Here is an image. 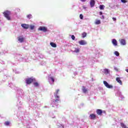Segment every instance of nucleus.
Wrapping results in <instances>:
<instances>
[{
  "label": "nucleus",
  "mask_w": 128,
  "mask_h": 128,
  "mask_svg": "<svg viewBox=\"0 0 128 128\" xmlns=\"http://www.w3.org/2000/svg\"><path fill=\"white\" fill-rule=\"evenodd\" d=\"M86 36V32H84L82 34V38H84Z\"/></svg>",
  "instance_id": "4be33fe9"
},
{
  "label": "nucleus",
  "mask_w": 128,
  "mask_h": 128,
  "mask_svg": "<svg viewBox=\"0 0 128 128\" xmlns=\"http://www.w3.org/2000/svg\"><path fill=\"white\" fill-rule=\"evenodd\" d=\"M71 38L73 40H76V37L74 35H72Z\"/></svg>",
  "instance_id": "c756f323"
},
{
  "label": "nucleus",
  "mask_w": 128,
  "mask_h": 128,
  "mask_svg": "<svg viewBox=\"0 0 128 128\" xmlns=\"http://www.w3.org/2000/svg\"><path fill=\"white\" fill-rule=\"evenodd\" d=\"M34 86H40V84H38V82H34Z\"/></svg>",
  "instance_id": "b1692460"
},
{
  "label": "nucleus",
  "mask_w": 128,
  "mask_h": 128,
  "mask_svg": "<svg viewBox=\"0 0 128 128\" xmlns=\"http://www.w3.org/2000/svg\"><path fill=\"white\" fill-rule=\"evenodd\" d=\"M74 52H80V49L76 48L74 51Z\"/></svg>",
  "instance_id": "a878e982"
},
{
  "label": "nucleus",
  "mask_w": 128,
  "mask_h": 128,
  "mask_svg": "<svg viewBox=\"0 0 128 128\" xmlns=\"http://www.w3.org/2000/svg\"><path fill=\"white\" fill-rule=\"evenodd\" d=\"M21 26H22V28H24L25 30H28V28H30V25L24 24H22L21 25Z\"/></svg>",
  "instance_id": "423d86ee"
},
{
  "label": "nucleus",
  "mask_w": 128,
  "mask_h": 128,
  "mask_svg": "<svg viewBox=\"0 0 128 128\" xmlns=\"http://www.w3.org/2000/svg\"><path fill=\"white\" fill-rule=\"evenodd\" d=\"M120 44H122V46H126V40L121 39L120 40Z\"/></svg>",
  "instance_id": "6e6552de"
},
{
  "label": "nucleus",
  "mask_w": 128,
  "mask_h": 128,
  "mask_svg": "<svg viewBox=\"0 0 128 128\" xmlns=\"http://www.w3.org/2000/svg\"><path fill=\"white\" fill-rule=\"evenodd\" d=\"M52 82H54V79L52 77L50 78Z\"/></svg>",
  "instance_id": "7c9ffc66"
},
{
  "label": "nucleus",
  "mask_w": 128,
  "mask_h": 128,
  "mask_svg": "<svg viewBox=\"0 0 128 128\" xmlns=\"http://www.w3.org/2000/svg\"><path fill=\"white\" fill-rule=\"evenodd\" d=\"M81 2H86V0H80Z\"/></svg>",
  "instance_id": "c9c22d12"
},
{
  "label": "nucleus",
  "mask_w": 128,
  "mask_h": 128,
  "mask_svg": "<svg viewBox=\"0 0 128 128\" xmlns=\"http://www.w3.org/2000/svg\"><path fill=\"white\" fill-rule=\"evenodd\" d=\"M104 84L108 88H113L112 86L108 84V83L106 81H104Z\"/></svg>",
  "instance_id": "39448f33"
},
{
  "label": "nucleus",
  "mask_w": 128,
  "mask_h": 128,
  "mask_svg": "<svg viewBox=\"0 0 128 128\" xmlns=\"http://www.w3.org/2000/svg\"><path fill=\"white\" fill-rule=\"evenodd\" d=\"M120 126L122 128H128L126 126V124H124V123H120Z\"/></svg>",
  "instance_id": "f3484780"
},
{
  "label": "nucleus",
  "mask_w": 128,
  "mask_h": 128,
  "mask_svg": "<svg viewBox=\"0 0 128 128\" xmlns=\"http://www.w3.org/2000/svg\"><path fill=\"white\" fill-rule=\"evenodd\" d=\"M112 19L113 20L114 22H116V18H112Z\"/></svg>",
  "instance_id": "473e14b6"
},
{
  "label": "nucleus",
  "mask_w": 128,
  "mask_h": 128,
  "mask_svg": "<svg viewBox=\"0 0 128 128\" xmlns=\"http://www.w3.org/2000/svg\"><path fill=\"white\" fill-rule=\"evenodd\" d=\"M34 80H36V79L32 78H27L26 80V84H32Z\"/></svg>",
  "instance_id": "7ed1b4c3"
},
{
  "label": "nucleus",
  "mask_w": 128,
  "mask_h": 128,
  "mask_svg": "<svg viewBox=\"0 0 128 128\" xmlns=\"http://www.w3.org/2000/svg\"><path fill=\"white\" fill-rule=\"evenodd\" d=\"M112 43L114 44V46H118V42L116 41V39L112 40Z\"/></svg>",
  "instance_id": "ddd939ff"
},
{
  "label": "nucleus",
  "mask_w": 128,
  "mask_h": 128,
  "mask_svg": "<svg viewBox=\"0 0 128 128\" xmlns=\"http://www.w3.org/2000/svg\"><path fill=\"white\" fill-rule=\"evenodd\" d=\"M50 44L51 46H52V48H56V44L55 43L52 42L50 43Z\"/></svg>",
  "instance_id": "dca6fc26"
},
{
  "label": "nucleus",
  "mask_w": 128,
  "mask_h": 128,
  "mask_svg": "<svg viewBox=\"0 0 128 128\" xmlns=\"http://www.w3.org/2000/svg\"><path fill=\"white\" fill-rule=\"evenodd\" d=\"M24 38L18 37V42H24Z\"/></svg>",
  "instance_id": "4468645a"
},
{
  "label": "nucleus",
  "mask_w": 128,
  "mask_h": 128,
  "mask_svg": "<svg viewBox=\"0 0 128 128\" xmlns=\"http://www.w3.org/2000/svg\"><path fill=\"white\" fill-rule=\"evenodd\" d=\"M27 18L29 20H30V18H32V14H29L27 15Z\"/></svg>",
  "instance_id": "412c9836"
},
{
  "label": "nucleus",
  "mask_w": 128,
  "mask_h": 128,
  "mask_svg": "<svg viewBox=\"0 0 128 128\" xmlns=\"http://www.w3.org/2000/svg\"><path fill=\"white\" fill-rule=\"evenodd\" d=\"M82 90L83 92H84V94L88 92V90L86 88L85 86H83L82 87Z\"/></svg>",
  "instance_id": "2eb2a0df"
},
{
  "label": "nucleus",
  "mask_w": 128,
  "mask_h": 128,
  "mask_svg": "<svg viewBox=\"0 0 128 128\" xmlns=\"http://www.w3.org/2000/svg\"><path fill=\"white\" fill-rule=\"evenodd\" d=\"M39 30H41L42 32H48V28L45 26H40L38 28Z\"/></svg>",
  "instance_id": "20e7f679"
},
{
  "label": "nucleus",
  "mask_w": 128,
  "mask_h": 128,
  "mask_svg": "<svg viewBox=\"0 0 128 128\" xmlns=\"http://www.w3.org/2000/svg\"><path fill=\"white\" fill-rule=\"evenodd\" d=\"M96 112L98 116H102V110L100 109H98L96 110Z\"/></svg>",
  "instance_id": "9d476101"
},
{
  "label": "nucleus",
  "mask_w": 128,
  "mask_h": 128,
  "mask_svg": "<svg viewBox=\"0 0 128 128\" xmlns=\"http://www.w3.org/2000/svg\"><path fill=\"white\" fill-rule=\"evenodd\" d=\"M95 24H100V20H96L95 22Z\"/></svg>",
  "instance_id": "a211bd4d"
},
{
  "label": "nucleus",
  "mask_w": 128,
  "mask_h": 128,
  "mask_svg": "<svg viewBox=\"0 0 128 128\" xmlns=\"http://www.w3.org/2000/svg\"><path fill=\"white\" fill-rule=\"evenodd\" d=\"M116 82H118V84H120L121 86L122 85V80H120V78L117 77L116 78Z\"/></svg>",
  "instance_id": "1a4fd4ad"
},
{
  "label": "nucleus",
  "mask_w": 128,
  "mask_h": 128,
  "mask_svg": "<svg viewBox=\"0 0 128 128\" xmlns=\"http://www.w3.org/2000/svg\"><path fill=\"white\" fill-rule=\"evenodd\" d=\"M99 8H100V10H104V6L100 5L99 6Z\"/></svg>",
  "instance_id": "aec40b11"
},
{
  "label": "nucleus",
  "mask_w": 128,
  "mask_h": 128,
  "mask_svg": "<svg viewBox=\"0 0 128 128\" xmlns=\"http://www.w3.org/2000/svg\"><path fill=\"white\" fill-rule=\"evenodd\" d=\"M30 29L32 30L34 28V25H30Z\"/></svg>",
  "instance_id": "5701e85b"
},
{
  "label": "nucleus",
  "mask_w": 128,
  "mask_h": 128,
  "mask_svg": "<svg viewBox=\"0 0 128 128\" xmlns=\"http://www.w3.org/2000/svg\"><path fill=\"white\" fill-rule=\"evenodd\" d=\"M80 20H84V16H82V14H80Z\"/></svg>",
  "instance_id": "c85d7f7f"
},
{
  "label": "nucleus",
  "mask_w": 128,
  "mask_h": 128,
  "mask_svg": "<svg viewBox=\"0 0 128 128\" xmlns=\"http://www.w3.org/2000/svg\"><path fill=\"white\" fill-rule=\"evenodd\" d=\"M90 118L91 120H96V116L94 114H90Z\"/></svg>",
  "instance_id": "f8f14e48"
},
{
  "label": "nucleus",
  "mask_w": 128,
  "mask_h": 128,
  "mask_svg": "<svg viewBox=\"0 0 128 128\" xmlns=\"http://www.w3.org/2000/svg\"><path fill=\"white\" fill-rule=\"evenodd\" d=\"M78 43L80 46H86V44H87L86 42L84 41V40L79 41Z\"/></svg>",
  "instance_id": "0eeeda50"
},
{
  "label": "nucleus",
  "mask_w": 128,
  "mask_h": 128,
  "mask_svg": "<svg viewBox=\"0 0 128 128\" xmlns=\"http://www.w3.org/2000/svg\"><path fill=\"white\" fill-rule=\"evenodd\" d=\"M122 2H123L124 4H126V0H121Z\"/></svg>",
  "instance_id": "2f4dec72"
},
{
  "label": "nucleus",
  "mask_w": 128,
  "mask_h": 128,
  "mask_svg": "<svg viewBox=\"0 0 128 128\" xmlns=\"http://www.w3.org/2000/svg\"><path fill=\"white\" fill-rule=\"evenodd\" d=\"M94 4H96V2L94 0H91L90 2V6L91 8H94Z\"/></svg>",
  "instance_id": "9b49d317"
},
{
  "label": "nucleus",
  "mask_w": 128,
  "mask_h": 128,
  "mask_svg": "<svg viewBox=\"0 0 128 128\" xmlns=\"http://www.w3.org/2000/svg\"><path fill=\"white\" fill-rule=\"evenodd\" d=\"M4 16L8 20H10V12L8 10H6L3 12Z\"/></svg>",
  "instance_id": "f257e3e1"
},
{
  "label": "nucleus",
  "mask_w": 128,
  "mask_h": 128,
  "mask_svg": "<svg viewBox=\"0 0 128 128\" xmlns=\"http://www.w3.org/2000/svg\"><path fill=\"white\" fill-rule=\"evenodd\" d=\"M109 72H110L108 71V69L104 70V74H108Z\"/></svg>",
  "instance_id": "bb28decb"
},
{
  "label": "nucleus",
  "mask_w": 128,
  "mask_h": 128,
  "mask_svg": "<svg viewBox=\"0 0 128 128\" xmlns=\"http://www.w3.org/2000/svg\"><path fill=\"white\" fill-rule=\"evenodd\" d=\"M56 100H54L52 103V108H54L55 106H58V102H60V96H54Z\"/></svg>",
  "instance_id": "f03ea898"
},
{
  "label": "nucleus",
  "mask_w": 128,
  "mask_h": 128,
  "mask_svg": "<svg viewBox=\"0 0 128 128\" xmlns=\"http://www.w3.org/2000/svg\"><path fill=\"white\" fill-rule=\"evenodd\" d=\"M10 122L7 121V122H5L4 124H5V126H10Z\"/></svg>",
  "instance_id": "cd10ccee"
},
{
  "label": "nucleus",
  "mask_w": 128,
  "mask_h": 128,
  "mask_svg": "<svg viewBox=\"0 0 128 128\" xmlns=\"http://www.w3.org/2000/svg\"><path fill=\"white\" fill-rule=\"evenodd\" d=\"M60 92V89H58L56 90V92L54 94V96H58V92Z\"/></svg>",
  "instance_id": "6ab92c4d"
},
{
  "label": "nucleus",
  "mask_w": 128,
  "mask_h": 128,
  "mask_svg": "<svg viewBox=\"0 0 128 128\" xmlns=\"http://www.w3.org/2000/svg\"><path fill=\"white\" fill-rule=\"evenodd\" d=\"M114 54L116 56H120V53L118 51H116Z\"/></svg>",
  "instance_id": "393cba45"
},
{
  "label": "nucleus",
  "mask_w": 128,
  "mask_h": 128,
  "mask_svg": "<svg viewBox=\"0 0 128 128\" xmlns=\"http://www.w3.org/2000/svg\"><path fill=\"white\" fill-rule=\"evenodd\" d=\"M104 16H102L101 18H102L103 20H104Z\"/></svg>",
  "instance_id": "72a5a7b5"
},
{
  "label": "nucleus",
  "mask_w": 128,
  "mask_h": 128,
  "mask_svg": "<svg viewBox=\"0 0 128 128\" xmlns=\"http://www.w3.org/2000/svg\"><path fill=\"white\" fill-rule=\"evenodd\" d=\"M100 16H102V12H100Z\"/></svg>",
  "instance_id": "f704fd0d"
}]
</instances>
